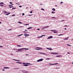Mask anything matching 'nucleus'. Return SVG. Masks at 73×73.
Wrapping results in <instances>:
<instances>
[{
  "mask_svg": "<svg viewBox=\"0 0 73 73\" xmlns=\"http://www.w3.org/2000/svg\"><path fill=\"white\" fill-rule=\"evenodd\" d=\"M53 38V36H50L47 38V39H50V38Z\"/></svg>",
  "mask_w": 73,
  "mask_h": 73,
  "instance_id": "7",
  "label": "nucleus"
},
{
  "mask_svg": "<svg viewBox=\"0 0 73 73\" xmlns=\"http://www.w3.org/2000/svg\"><path fill=\"white\" fill-rule=\"evenodd\" d=\"M44 60V59H40V61H43V60Z\"/></svg>",
  "mask_w": 73,
  "mask_h": 73,
  "instance_id": "16",
  "label": "nucleus"
},
{
  "mask_svg": "<svg viewBox=\"0 0 73 73\" xmlns=\"http://www.w3.org/2000/svg\"><path fill=\"white\" fill-rule=\"evenodd\" d=\"M37 30H38V31H40V29H37Z\"/></svg>",
  "mask_w": 73,
  "mask_h": 73,
  "instance_id": "57",
  "label": "nucleus"
},
{
  "mask_svg": "<svg viewBox=\"0 0 73 73\" xmlns=\"http://www.w3.org/2000/svg\"><path fill=\"white\" fill-rule=\"evenodd\" d=\"M42 54H44V55H46V54L43 53H42Z\"/></svg>",
  "mask_w": 73,
  "mask_h": 73,
  "instance_id": "20",
  "label": "nucleus"
},
{
  "mask_svg": "<svg viewBox=\"0 0 73 73\" xmlns=\"http://www.w3.org/2000/svg\"><path fill=\"white\" fill-rule=\"evenodd\" d=\"M11 6H9V8H11Z\"/></svg>",
  "mask_w": 73,
  "mask_h": 73,
  "instance_id": "56",
  "label": "nucleus"
},
{
  "mask_svg": "<svg viewBox=\"0 0 73 73\" xmlns=\"http://www.w3.org/2000/svg\"><path fill=\"white\" fill-rule=\"evenodd\" d=\"M32 27H29L27 28V29H32Z\"/></svg>",
  "mask_w": 73,
  "mask_h": 73,
  "instance_id": "12",
  "label": "nucleus"
},
{
  "mask_svg": "<svg viewBox=\"0 0 73 73\" xmlns=\"http://www.w3.org/2000/svg\"><path fill=\"white\" fill-rule=\"evenodd\" d=\"M41 10H42V11H44V9L42 8L41 9Z\"/></svg>",
  "mask_w": 73,
  "mask_h": 73,
  "instance_id": "36",
  "label": "nucleus"
},
{
  "mask_svg": "<svg viewBox=\"0 0 73 73\" xmlns=\"http://www.w3.org/2000/svg\"><path fill=\"white\" fill-rule=\"evenodd\" d=\"M24 36H25V37H27L28 36H29V35L27 34H25Z\"/></svg>",
  "mask_w": 73,
  "mask_h": 73,
  "instance_id": "5",
  "label": "nucleus"
},
{
  "mask_svg": "<svg viewBox=\"0 0 73 73\" xmlns=\"http://www.w3.org/2000/svg\"><path fill=\"white\" fill-rule=\"evenodd\" d=\"M47 49H48V50H52V48H47Z\"/></svg>",
  "mask_w": 73,
  "mask_h": 73,
  "instance_id": "9",
  "label": "nucleus"
},
{
  "mask_svg": "<svg viewBox=\"0 0 73 73\" xmlns=\"http://www.w3.org/2000/svg\"><path fill=\"white\" fill-rule=\"evenodd\" d=\"M40 5H42V3H40Z\"/></svg>",
  "mask_w": 73,
  "mask_h": 73,
  "instance_id": "49",
  "label": "nucleus"
},
{
  "mask_svg": "<svg viewBox=\"0 0 73 73\" xmlns=\"http://www.w3.org/2000/svg\"><path fill=\"white\" fill-rule=\"evenodd\" d=\"M61 56V55H57L56 56V57H60Z\"/></svg>",
  "mask_w": 73,
  "mask_h": 73,
  "instance_id": "19",
  "label": "nucleus"
},
{
  "mask_svg": "<svg viewBox=\"0 0 73 73\" xmlns=\"http://www.w3.org/2000/svg\"><path fill=\"white\" fill-rule=\"evenodd\" d=\"M10 3L11 4H13V3H12V2H10Z\"/></svg>",
  "mask_w": 73,
  "mask_h": 73,
  "instance_id": "51",
  "label": "nucleus"
},
{
  "mask_svg": "<svg viewBox=\"0 0 73 73\" xmlns=\"http://www.w3.org/2000/svg\"><path fill=\"white\" fill-rule=\"evenodd\" d=\"M3 69H9V68L8 67H3Z\"/></svg>",
  "mask_w": 73,
  "mask_h": 73,
  "instance_id": "10",
  "label": "nucleus"
},
{
  "mask_svg": "<svg viewBox=\"0 0 73 73\" xmlns=\"http://www.w3.org/2000/svg\"><path fill=\"white\" fill-rule=\"evenodd\" d=\"M49 65H53V64H49Z\"/></svg>",
  "mask_w": 73,
  "mask_h": 73,
  "instance_id": "27",
  "label": "nucleus"
},
{
  "mask_svg": "<svg viewBox=\"0 0 73 73\" xmlns=\"http://www.w3.org/2000/svg\"><path fill=\"white\" fill-rule=\"evenodd\" d=\"M56 31L55 30H51L50 31H52L53 32V31Z\"/></svg>",
  "mask_w": 73,
  "mask_h": 73,
  "instance_id": "35",
  "label": "nucleus"
},
{
  "mask_svg": "<svg viewBox=\"0 0 73 73\" xmlns=\"http://www.w3.org/2000/svg\"><path fill=\"white\" fill-rule=\"evenodd\" d=\"M68 38H64V40H68Z\"/></svg>",
  "mask_w": 73,
  "mask_h": 73,
  "instance_id": "18",
  "label": "nucleus"
},
{
  "mask_svg": "<svg viewBox=\"0 0 73 73\" xmlns=\"http://www.w3.org/2000/svg\"><path fill=\"white\" fill-rule=\"evenodd\" d=\"M3 47V46H0V48H2Z\"/></svg>",
  "mask_w": 73,
  "mask_h": 73,
  "instance_id": "52",
  "label": "nucleus"
},
{
  "mask_svg": "<svg viewBox=\"0 0 73 73\" xmlns=\"http://www.w3.org/2000/svg\"><path fill=\"white\" fill-rule=\"evenodd\" d=\"M5 15H7V16L9 15V14H8V13L7 14H5Z\"/></svg>",
  "mask_w": 73,
  "mask_h": 73,
  "instance_id": "34",
  "label": "nucleus"
},
{
  "mask_svg": "<svg viewBox=\"0 0 73 73\" xmlns=\"http://www.w3.org/2000/svg\"><path fill=\"white\" fill-rule=\"evenodd\" d=\"M17 46L18 47H21V46L19 45H17Z\"/></svg>",
  "mask_w": 73,
  "mask_h": 73,
  "instance_id": "15",
  "label": "nucleus"
},
{
  "mask_svg": "<svg viewBox=\"0 0 73 73\" xmlns=\"http://www.w3.org/2000/svg\"><path fill=\"white\" fill-rule=\"evenodd\" d=\"M25 25H29V24H26Z\"/></svg>",
  "mask_w": 73,
  "mask_h": 73,
  "instance_id": "42",
  "label": "nucleus"
},
{
  "mask_svg": "<svg viewBox=\"0 0 73 73\" xmlns=\"http://www.w3.org/2000/svg\"><path fill=\"white\" fill-rule=\"evenodd\" d=\"M25 49V50H29V49L28 48H24V50Z\"/></svg>",
  "mask_w": 73,
  "mask_h": 73,
  "instance_id": "17",
  "label": "nucleus"
},
{
  "mask_svg": "<svg viewBox=\"0 0 73 73\" xmlns=\"http://www.w3.org/2000/svg\"><path fill=\"white\" fill-rule=\"evenodd\" d=\"M7 13V12H5V13Z\"/></svg>",
  "mask_w": 73,
  "mask_h": 73,
  "instance_id": "60",
  "label": "nucleus"
},
{
  "mask_svg": "<svg viewBox=\"0 0 73 73\" xmlns=\"http://www.w3.org/2000/svg\"><path fill=\"white\" fill-rule=\"evenodd\" d=\"M53 32L54 33H57V31H54Z\"/></svg>",
  "mask_w": 73,
  "mask_h": 73,
  "instance_id": "24",
  "label": "nucleus"
},
{
  "mask_svg": "<svg viewBox=\"0 0 73 73\" xmlns=\"http://www.w3.org/2000/svg\"><path fill=\"white\" fill-rule=\"evenodd\" d=\"M52 11H56V9H55L53 8L52 9Z\"/></svg>",
  "mask_w": 73,
  "mask_h": 73,
  "instance_id": "13",
  "label": "nucleus"
},
{
  "mask_svg": "<svg viewBox=\"0 0 73 73\" xmlns=\"http://www.w3.org/2000/svg\"><path fill=\"white\" fill-rule=\"evenodd\" d=\"M31 13H32V11H30Z\"/></svg>",
  "mask_w": 73,
  "mask_h": 73,
  "instance_id": "53",
  "label": "nucleus"
},
{
  "mask_svg": "<svg viewBox=\"0 0 73 73\" xmlns=\"http://www.w3.org/2000/svg\"><path fill=\"white\" fill-rule=\"evenodd\" d=\"M20 69L19 68H15L14 69Z\"/></svg>",
  "mask_w": 73,
  "mask_h": 73,
  "instance_id": "29",
  "label": "nucleus"
},
{
  "mask_svg": "<svg viewBox=\"0 0 73 73\" xmlns=\"http://www.w3.org/2000/svg\"><path fill=\"white\" fill-rule=\"evenodd\" d=\"M62 35H62V34H60V35H59L58 36H62Z\"/></svg>",
  "mask_w": 73,
  "mask_h": 73,
  "instance_id": "41",
  "label": "nucleus"
},
{
  "mask_svg": "<svg viewBox=\"0 0 73 73\" xmlns=\"http://www.w3.org/2000/svg\"><path fill=\"white\" fill-rule=\"evenodd\" d=\"M17 63H18V64H22V62H17Z\"/></svg>",
  "mask_w": 73,
  "mask_h": 73,
  "instance_id": "14",
  "label": "nucleus"
},
{
  "mask_svg": "<svg viewBox=\"0 0 73 73\" xmlns=\"http://www.w3.org/2000/svg\"><path fill=\"white\" fill-rule=\"evenodd\" d=\"M40 37H41V36H38L37 37V38H40Z\"/></svg>",
  "mask_w": 73,
  "mask_h": 73,
  "instance_id": "44",
  "label": "nucleus"
},
{
  "mask_svg": "<svg viewBox=\"0 0 73 73\" xmlns=\"http://www.w3.org/2000/svg\"><path fill=\"white\" fill-rule=\"evenodd\" d=\"M19 7L20 8H21V7H22V6H19Z\"/></svg>",
  "mask_w": 73,
  "mask_h": 73,
  "instance_id": "47",
  "label": "nucleus"
},
{
  "mask_svg": "<svg viewBox=\"0 0 73 73\" xmlns=\"http://www.w3.org/2000/svg\"><path fill=\"white\" fill-rule=\"evenodd\" d=\"M39 54H42V53L41 52H39Z\"/></svg>",
  "mask_w": 73,
  "mask_h": 73,
  "instance_id": "43",
  "label": "nucleus"
},
{
  "mask_svg": "<svg viewBox=\"0 0 73 73\" xmlns=\"http://www.w3.org/2000/svg\"><path fill=\"white\" fill-rule=\"evenodd\" d=\"M4 4V3L3 2H1L0 3V4Z\"/></svg>",
  "mask_w": 73,
  "mask_h": 73,
  "instance_id": "31",
  "label": "nucleus"
},
{
  "mask_svg": "<svg viewBox=\"0 0 73 73\" xmlns=\"http://www.w3.org/2000/svg\"><path fill=\"white\" fill-rule=\"evenodd\" d=\"M63 4V2H61L60 3V4Z\"/></svg>",
  "mask_w": 73,
  "mask_h": 73,
  "instance_id": "39",
  "label": "nucleus"
},
{
  "mask_svg": "<svg viewBox=\"0 0 73 73\" xmlns=\"http://www.w3.org/2000/svg\"><path fill=\"white\" fill-rule=\"evenodd\" d=\"M45 36V35H43L41 36V37H43V36Z\"/></svg>",
  "mask_w": 73,
  "mask_h": 73,
  "instance_id": "32",
  "label": "nucleus"
},
{
  "mask_svg": "<svg viewBox=\"0 0 73 73\" xmlns=\"http://www.w3.org/2000/svg\"><path fill=\"white\" fill-rule=\"evenodd\" d=\"M18 50L19 52H23L24 50V48L18 49Z\"/></svg>",
  "mask_w": 73,
  "mask_h": 73,
  "instance_id": "2",
  "label": "nucleus"
},
{
  "mask_svg": "<svg viewBox=\"0 0 73 73\" xmlns=\"http://www.w3.org/2000/svg\"><path fill=\"white\" fill-rule=\"evenodd\" d=\"M16 7L13 8H12V9H16Z\"/></svg>",
  "mask_w": 73,
  "mask_h": 73,
  "instance_id": "33",
  "label": "nucleus"
},
{
  "mask_svg": "<svg viewBox=\"0 0 73 73\" xmlns=\"http://www.w3.org/2000/svg\"><path fill=\"white\" fill-rule=\"evenodd\" d=\"M55 12H54V11H52L51 12V13H52V14H53V13H54Z\"/></svg>",
  "mask_w": 73,
  "mask_h": 73,
  "instance_id": "25",
  "label": "nucleus"
},
{
  "mask_svg": "<svg viewBox=\"0 0 73 73\" xmlns=\"http://www.w3.org/2000/svg\"><path fill=\"white\" fill-rule=\"evenodd\" d=\"M13 60H15V61H17V60H16V59H13Z\"/></svg>",
  "mask_w": 73,
  "mask_h": 73,
  "instance_id": "50",
  "label": "nucleus"
},
{
  "mask_svg": "<svg viewBox=\"0 0 73 73\" xmlns=\"http://www.w3.org/2000/svg\"><path fill=\"white\" fill-rule=\"evenodd\" d=\"M24 33H28V31L27 30H25V31H23Z\"/></svg>",
  "mask_w": 73,
  "mask_h": 73,
  "instance_id": "6",
  "label": "nucleus"
},
{
  "mask_svg": "<svg viewBox=\"0 0 73 73\" xmlns=\"http://www.w3.org/2000/svg\"><path fill=\"white\" fill-rule=\"evenodd\" d=\"M11 30H12V29H9L8 30V31H11Z\"/></svg>",
  "mask_w": 73,
  "mask_h": 73,
  "instance_id": "55",
  "label": "nucleus"
},
{
  "mask_svg": "<svg viewBox=\"0 0 73 73\" xmlns=\"http://www.w3.org/2000/svg\"><path fill=\"white\" fill-rule=\"evenodd\" d=\"M25 14L24 13H23L22 14V16H24V15H25Z\"/></svg>",
  "mask_w": 73,
  "mask_h": 73,
  "instance_id": "45",
  "label": "nucleus"
},
{
  "mask_svg": "<svg viewBox=\"0 0 73 73\" xmlns=\"http://www.w3.org/2000/svg\"><path fill=\"white\" fill-rule=\"evenodd\" d=\"M50 59H51L50 58H47L46 59V60H50Z\"/></svg>",
  "mask_w": 73,
  "mask_h": 73,
  "instance_id": "11",
  "label": "nucleus"
},
{
  "mask_svg": "<svg viewBox=\"0 0 73 73\" xmlns=\"http://www.w3.org/2000/svg\"><path fill=\"white\" fill-rule=\"evenodd\" d=\"M39 49L41 50V49H42V48H40V47H39Z\"/></svg>",
  "mask_w": 73,
  "mask_h": 73,
  "instance_id": "38",
  "label": "nucleus"
},
{
  "mask_svg": "<svg viewBox=\"0 0 73 73\" xmlns=\"http://www.w3.org/2000/svg\"><path fill=\"white\" fill-rule=\"evenodd\" d=\"M22 35H23V34H21L20 35H18L17 36L18 37H20V36H22Z\"/></svg>",
  "mask_w": 73,
  "mask_h": 73,
  "instance_id": "21",
  "label": "nucleus"
},
{
  "mask_svg": "<svg viewBox=\"0 0 73 73\" xmlns=\"http://www.w3.org/2000/svg\"><path fill=\"white\" fill-rule=\"evenodd\" d=\"M12 16H15V15L14 14L13 15H12Z\"/></svg>",
  "mask_w": 73,
  "mask_h": 73,
  "instance_id": "48",
  "label": "nucleus"
},
{
  "mask_svg": "<svg viewBox=\"0 0 73 73\" xmlns=\"http://www.w3.org/2000/svg\"><path fill=\"white\" fill-rule=\"evenodd\" d=\"M64 29H65V30H66V28H65Z\"/></svg>",
  "mask_w": 73,
  "mask_h": 73,
  "instance_id": "63",
  "label": "nucleus"
},
{
  "mask_svg": "<svg viewBox=\"0 0 73 73\" xmlns=\"http://www.w3.org/2000/svg\"><path fill=\"white\" fill-rule=\"evenodd\" d=\"M52 19H56V17H52Z\"/></svg>",
  "mask_w": 73,
  "mask_h": 73,
  "instance_id": "40",
  "label": "nucleus"
},
{
  "mask_svg": "<svg viewBox=\"0 0 73 73\" xmlns=\"http://www.w3.org/2000/svg\"><path fill=\"white\" fill-rule=\"evenodd\" d=\"M32 15H29V16H32Z\"/></svg>",
  "mask_w": 73,
  "mask_h": 73,
  "instance_id": "54",
  "label": "nucleus"
},
{
  "mask_svg": "<svg viewBox=\"0 0 73 73\" xmlns=\"http://www.w3.org/2000/svg\"><path fill=\"white\" fill-rule=\"evenodd\" d=\"M0 6H1V7H3V6H4V5L2 4H0Z\"/></svg>",
  "mask_w": 73,
  "mask_h": 73,
  "instance_id": "23",
  "label": "nucleus"
},
{
  "mask_svg": "<svg viewBox=\"0 0 73 73\" xmlns=\"http://www.w3.org/2000/svg\"><path fill=\"white\" fill-rule=\"evenodd\" d=\"M23 64L24 65V66H28L30 64V63H23Z\"/></svg>",
  "mask_w": 73,
  "mask_h": 73,
  "instance_id": "1",
  "label": "nucleus"
},
{
  "mask_svg": "<svg viewBox=\"0 0 73 73\" xmlns=\"http://www.w3.org/2000/svg\"><path fill=\"white\" fill-rule=\"evenodd\" d=\"M64 20L61 21H64Z\"/></svg>",
  "mask_w": 73,
  "mask_h": 73,
  "instance_id": "61",
  "label": "nucleus"
},
{
  "mask_svg": "<svg viewBox=\"0 0 73 73\" xmlns=\"http://www.w3.org/2000/svg\"><path fill=\"white\" fill-rule=\"evenodd\" d=\"M51 54H58V53L57 52H51Z\"/></svg>",
  "mask_w": 73,
  "mask_h": 73,
  "instance_id": "4",
  "label": "nucleus"
},
{
  "mask_svg": "<svg viewBox=\"0 0 73 73\" xmlns=\"http://www.w3.org/2000/svg\"><path fill=\"white\" fill-rule=\"evenodd\" d=\"M37 62H40V59H39L38 60H37Z\"/></svg>",
  "mask_w": 73,
  "mask_h": 73,
  "instance_id": "28",
  "label": "nucleus"
},
{
  "mask_svg": "<svg viewBox=\"0 0 73 73\" xmlns=\"http://www.w3.org/2000/svg\"><path fill=\"white\" fill-rule=\"evenodd\" d=\"M2 70H3V71H5V70L4 69H3Z\"/></svg>",
  "mask_w": 73,
  "mask_h": 73,
  "instance_id": "58",
  "label": "nucleus"
},
{
  "mask_svg": "<svg viewBox=\"0 0 73 73\" xmlns=\"http://www.w3.org/2000/svg\"><path fill=\"white\" fill-rule=\"evenodd\" d=\"M53 64V65H57L58 64V63H54Z\"/></svg>",
  "mask_w": 73,
  "mask_h": 73,
  "instance_id": "22",
  "label": "nucleus"
},
{
  "mask_svg": "<svg viewBox=\"0 0 73 73\" xmlns=\"http://www.w3.org/2000/svg\"><path fill=\"white\" fill-rule=\"evenodd\" d=\"M18 23L19 24H22L23 23L21 22H18Z\"/></svg>",
  "mask_w": 73,
  "mask_h": 73,
  "instance_id": "26",
  "label": "nucleus"
},
{
  "mask_svg": "<svg viewBox=\"0 0 73 73\" xmlns=\"http://www.w3.org/2000/svg\"><path fill=\"white\" fill-rule=\"evenodd\" d=\"M37 49H39V47H36Z\"/></svg>",
  "mask_w": 73,
  "mask_h": 73,
  "instance_id": "59",
  "label": "nucleus"
},
{
  "mask_svg": "<svg viewBox=\"0 0 73 73\" xmlns=\"http://www.w3.org/2000/svg\"><path fill=\"white\" fill-rule=\"evenodd\" d=\"M67 26H68L66 25L65 26H64V27H67Z\"/></svg>",
  "mask_w": 73,
  "mask_h": 73,
  "instance_id": "62",
  "label": "nucleus"
},
{
  "mask_svg": "<svg viewBox=\"0 0 73 73\" xmlns=\"http://www.w3.org/2000/svg\"><path fill=\"white\" fill-rule=\"evenodd\" d=\"M48 27H49V26H47L46 27H43L42 28V30L43 29H45V28H48Z\"/></svg>",
  "mask_w": 73,
  "mask_h": 73,
  "instance_id": "8",
  "label": "nucleus"
},
{
  "mask_svg": "<svg viewBox=\"0 0 73 73\" xmlns=\"http://www.w3.org/2000/svg\"><path fill=\"white\" fill-rule=\"evenodd\" d=\"M13 4H12V5H9V6H12V5H13Z\"/></svg>",
  "mask_w": 73,
  "mask_h": 73,
  "instance_id": "30",
  "label": "nucleus"
},
{
  "mask_svg": "<svg viewBox=\"0 0 73 73\" xmlns=\"http://www.w3.org/2000/svg\"><path fill=\"white\" fill-rule=\"evenodd\" d=\"M68 54H70V53L68 52Z\"/></svg>",
  "mask_w": 73,
  "mask_h": 73,
  "instance_id": "64",
  "label": "nucleus"
},
{
  "mask_svg": "<svg viewBox=\"0 0 73 73\" xmlns=\"http://www.w3.org/2000/svg\"><path fill=\"white\" fill-rule=\"evenodd\" d=\"M67 46H71V45H69V44H67Z\"/></svg>",
  "mask_w": 73,
  "mask_h": 73,
  "instance_id": "37",
  "label": "nucleus"
},
{
  "mask_svg": "<svg viewBox=\"0 0 73 73\" xmlns=\"http://www.w3.org/2000/svg\"><path fill=\"white\" fill-rule=\"evenodd\" d=\"M36 50H39L40 49H35Z\"/></svg>",
  "mask_w": 73,
  "mask_h": 73,
  "instance_id": "46",
  "label": "nucleus"
},
{
  "mask_svg": "<svg viewBox=\"0 0 73 73\" xmlns=\"http://www.w3.org/2000/svg\"><path fill=\"white\" fill-rule=\"evenodd\" d=\"M22 72H23V73H29V72L27 71H26L25 70H23L21 71Z\"/></svg>",
  "mask_w": 73,
  "mask_h": 73,
  "instance_id": "3",
  "label": "nucleus"
}]
</instances>
